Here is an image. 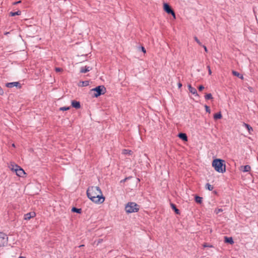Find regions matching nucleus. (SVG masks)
<instances>
[{"mask_svg":"<svg viewBox=\"0 0 258 258\" xmlns=\"http://www.w3.org/2000/svg\"><path fill=\"white\" fill-rule=\"evenodd\" d=\"M87 197L96 204H102L105 201L102 191L99 186H89L87 190Z\"/></svg>","mask_w":258,"mask_h":258,"instance_id":"f257e3e1","label":"nucleus"},{"mask_svg":"<svg viewBox=\"0 0 258 258\" xmlns=\"http://www.w3.org/2000/svg\"><path fill=\"white\" fill-rule=\"evenodd\" d=\"M224 160L220 159H214L212 165L215 170L219 172L223 173L226 171V166Z\"/></svg>","mask_w":258,"mask_h":258,"instance_id":"f03ea898","label":"nucleus"},{"mask_svg":"<svg viewBox=\"0 0 258 258\" xmlns=\"http://www.w3.org/2000/svg\"><path fill=\"white\" fill-rule=\"evenodd\" d=\"M140 209V206L135 202H128L125 207V210L127 213L138 212Z\"/></svg>","mask_w":258,"mask_h":258,"instance_id":"7ed1b4c3","label":"nucleus"},{"mask_svg":"<svg viewBox=\"0 0 258 258\" xmlns=\"http://www.w3.org/2000/svg\"><path fill=\"white\" fill-rule=\"evenodd\" d=\"M106 91V88L103 85L98 86L91 90V92H94L93 97L97 98L101 95L104 94Z\"/></svg>","mask_w":258,"mask_h":258,"instance_id":"20e7f679","label":"nucleus"},{"mask_svg":"<svg viewBox=\"0 0 258 258\" xmlns=\"http://www.w3.org/2000/svg\"><path fill=\"white\" fill-rule=\"evenodd\" d=\"M8 237L5 233L0 232V246H4L8 243Z\"/></svg>","mask_w":258,"mask_h":258,"instance_id":"39448f33","label":"nucleus"},{"mask_svg":"<svg viewBox=\"0 0 258 258\" xmlns=\"http://www.w3.org/2000/svg\"><path fill=\"white\" fill-rule=\"evenodd\" d=\"M12 169L14 170L17 175L19 177H23L25 174L24 170L17 165H15Z\"/></svg>","mask_w":258,"mask_h":258,"instance_id":"423d86ee","label":"nucleus"},{"mask_svg":"<svg viewBox=\"0 0 258 258\" xmlns=\"http://www.w3.org/2000/svg\"><path fill=\"white\" fill-rule=\"evenodd\" d=\"M163 9L164 11L168 14H171L174 19L176 18L175 14L169 4L167 3H164L163 5Z\"/></svg>","mask_w":258,"mask_h":258,"instance_id":"0eeeda50","label":"nucleus"},{"mask_svg":"<svg viewBox=\"0 0 258 258\" xmlns=\"http://www.w3.org/2000/svg\"><path fill=\"white\" fill-rule=\"evenodd\" d=\"M6 86L8 88H13L14 87H16L18 88H21L22 87L21 84L19 82H14L7 83L6 84Z\"/></svg>","mask_w":258,"mask_h":258,"instance_id":"6e6552de","label":"nucleus"},{"mask_svg":"<svg viewBox=\"0 0 258 258\" xmlns=\"http://www.w3.org/2000/svg\"><path fill=\"white\" fill-rule=\"evenodd\" d=\"M187 87H188V89L189 91L191 94L194 95L195 96H196V97H200L199 95L197 93V91L196 88L192 87L190 84H188Z\"/></svg>","mask_w":258,"mask_h":258,"instance_id":"1a4fd4ad","label":"nucleus"},{"mask_svg":"<svg viewBox=\"0 0 258 258\" xmlns=\"http://www.w3.org/2000/svg\"><path fill=\"white\" fill-rule=\"evenodd\" d=\"M36 216L34 212H31L25 214L24 216V219L25 220H29L31 218H33Z\"/></svg>","mask_w":258,"mask_h":258,"instance_id":"9d476101","label":"nucleus"},{"mask_svg":"<svg viewBox=\"0 0 258 258\" xmlns=\"http://www.w3.org/2000/svg\"><path fill=\"white\" fill-rule=\"evenodd\" d=\"M92 70V68L89 67V66H85V67H82L80 68V73H86L87 72H89L90 70Z\"/></svg>","mask_w":258,"mask_h":258,"instance_id":"9b49d317","label":"nucleus"},{"mask_svg":"<svg viewBox=\"0 0 258 258\" xmlns=\"http://www.w3.org/2000/svg\"><path fill=\"white\" fill-rule=\"evenodd\" d=\"M251 167L249 165H246L245 166H241L240 167V170L243 172H247L250 171Z\"/></svg>","mask_w":258,"mask_h":258,"instance_id":"f8f14e48","label":"nucleus"},{"mask_svg":"<svg viewBox=\"0 0 258 258\" xmlns=\"http://www.w3.org/2000/svg\"><path fill=\"white\" fill-rule=\"evenodd\" d=\"M72 106L73 107L76 109H79L81 107V104L80 102L76 100H73L72 101Z\"/></svg>","mask_w":258,"mask_h":258,"instance_id":"ddd939ff","label":"nucleus"},{"mask_svg":"<svg viewBox=\"0 0 258 258\" xmlns=\"http://www.w3.org/2000/svg\"><path fill=\"white\" fill-rule=\"evenodd\" d=\"M242 126L248 131V133L250 134H251V132L253 131V128L249 124L246 123L245 122H243Z\"/></svg>","mask_w":258,"mask_h":258,"instance_id":"4468645a","label":"nucleus"},{"mask_svg":"<svg viewBox=\"0 0 258 258\" xmlns=\"http://www.w3.org/2000/svg\"><path fill=\"white\" fill-rule=\"evenodd\" d=\"M224 242L226 243H229L233 244L234 243V240L232 237H224Z\"/></svg>","mask_w":258,"mask_h":258,"instance_id":"2eb2a0df","label":"nucleus"},{"mask_svg":"<svg viewBox=\"0 0 258 258\" xmlns=\"http://www.w3.org/2000/svg\"><path fill=\"white\" fill-rule=\"evenodd\" d=\"M178 136L180 139L184 141H187V136L185 133H180L178 134Z\"/></svg>","mask_w":258,"mask_h":258,"instance_id":"dca6fc26","label":"nucleus"},{"mask_svg":"<svg viewBox=\"0 0 258 258\" xmlns=\"http://www.w3.org/2000/svg\"><path fill=\"white\" fill-rule=\"evenodd\" d=\"M232 74L233 75L238 77L239 79H240L241 80L243 79V75L242 74H240L239 73H238L237 71H232Z\"/></svg>","mask_w":258,"mask_h":258,"instance_id":"f3484780","label":"nucleus"},{"mask_svg":"<svg viewBox=\"0 0 258 258\" xmlns=\"http://www.w3.org/2000/svg\"><path fill=\"white\" fill-rule=\"evenodd\" d=\"M170 206L176 214H180V211L176 208L175 204L170 203Z\"/></svg>","mask_w":258,"mask_h":258,"instance_id":"a211bd4d","label":"nucleus"},{"mask_svg":"<svg viewBox=\"0 0 258 258\" xmlns=\"http://www.w3.org/2000/svg\"><path fill=\"white\" fill-rule=\"evenodd\" d=\"M72 211L78 214H81L82 212V209L80 208H77L76 207H73L72 209Z\"/></svg>","mask_w":258,"mask_h":258,"instance_id":"6ab92c4d","label":"nucleus"},{"mask_svg":"<svg viewBox=\"0 0 258 258\" xmlns=\"http://www.w3.org/2000/svg\"><path fill=\"white\" fill-rule=\"evenodd\" d=\"M222 116L221 112H219L214 115V118L215 119H221L222 118Z\"/></svg>","mask_w":258,"mask_h":258,"instance_id":"aec40b11","label":"nucleus"},{"mask_svg":"<svg viewBox=\"0 0 258 258\" xmlns=\"http://www.w3.org/2000/svg\"><path fill=\"white\" fill-rule=\"evenodd\" d=\"M195 200L196 202L199 204H201L202 202L203 198L201 197H199L198 196H196L195 198Z\"/></svg>","mask_w":258,"mask_h":258,"instance_id":"412c9836","label":"nucleus"},{"mask_svg":"<svg viewBox=\"0 0 258 258\" xmlns=\"http://www.w3.org/2000/svg\"><path fill=\"white\" fill-rule=\"evenodd\" d=\"M80 83H81V85H80V86L82 87H86L89 85V81H81Z\"/></svg>","mask_w":258,"mask_h":258,"instance_id":"4be33fe9","label":"nucleus"},{"mask_svg":"<svg viewBox=\"0 0 258 258\" xmlns=\"http://www.w3.org/2000/svg\"><path fill=\"white\" fill-rule=\"evenodd\" d=\"M21 14V12L20 11H18L15 12H10V15L11 16H15L20 15Z\"/></svg>","mask_w":258,"mask_h":258,"instance_id":"5701e85b","label":"nucleus"},{"mask_svg":"<svg viewBox=\"0 0 258 258\" xmlns=\"http://www.w3.org/2000/svg\"><path fill=\"white\" fill-rule=\"evenodd\" d=\"M206 188L210 191H211L213 189V186L211 185L210 183H207L206 184Z\"/></svg>","mask_w":258,"mask_h":258,"instance_id":"b1692460","label":"nucleus"},{"mask_svg":"<svg viewBox=\"0 0 258 258\" xmlns=\"http://www.w3.org/2000/svg\"><path fill=\"white\" fill-rule=\"evenodd\" d=\"M205 98L206 100H210V99H212L213 97L211 93H209V94H206L205 96Z\"/></svg>","mask_w":258,"mask_h":258,"instance_id":"393cba45","label":"nucleus"},{"mask_svg":"<svg viewBox=\"0 0 258 258\" xmlns=\"http://www.w3.org/2000/svg\"><path fill=\"white\" fill-rule=\"evenodd\" d=\"M70 109V106H63V107H61L59 108V110H62V111H66V110H68Z\"/></svg>","mask_w":258,"mask_h":258,"instance_id":"a878e982","label":"nucleus"},{"mask_svg":"<svg viewBox=\"0 0 258 258\" xmlns=\"http://www.w3.org/2000/svg\"><path fill=\"white\" fill-rule=\"evenodd\" d=\"M194 40L196 41V42L200 46H202L203 44H202V43L201 42V41H200V40L198 38V37L197 36H195L194 37Z\"/></svg>","mask_w":258,"mask_h":258,"instance_id":"bb28decb","label":"nucleus"},{"mask_svg":"<svg viewBox=\"0 0 258 258\" xmlns=\"http://www.w3.org/2000/svg\"><path fill=\"white\" fill-rule=\"evenodd\" d=\"M131 178H132V176H128V177H125V178L121 180L120 182V183H124L125 181H126L128 179H130Z\"/></svg>","mask_w":258,"mask_h":258,"instance_id":"cd10ccee","label":"nucleus"},{"mask_svg":"<svg viewBox=\"0 0 258 258\" xmlns=\"http://www.w3.org/2000/svg\"><path fill=\"white\" fill-rule=\"evenodd\" d=\"M205 107L206 111L207 112L210 113V111H211L210 107L208 106H207V105H205Z\"/></svg>","mask_w":258,"mask_h":258,"instance_id":"c85d7f7f","label":"nucleus"},{"mask_svg":"<svg viewBox=\"0 0 258 258\" xmlns=\"http://www.w3.org/2000/svg\"><path fill=\"white\" fill-rule=\"evenodd\" d=\"M223 211V210L222 209H216L215 210V212L216 214H218L220 212H222Z\"/></svg>","mask_w":258,"mask_h":258,"instance_id":"c756f323","label":"nucleus"},{"mask_svg":"<svg viewBox=\"0 0 258 258\" xmlns=\"http://www.w3.org/2000/svg\"><path fill=\"white\" fill-rule=\"evenodd\" d=\"M131 152H132V151H131V150L124 149L123 151V153L125 154H131Z\"/></svg>","mask_w":258,"mask_h":258,"instance_id":"7c9ffc66","label":"nucleus"},{"mask_svg":"<svg viewBox=\"0 0 258 258\" xmlns=\"http://www.w3.org/2000/svg\"><path fill=\"white\" fill-rule=\"evenodd\" d=\"M203 246L204 247H213V246L212 245H210V244H208L207 243H205L203 244Z\"/></svg>","mask_w":258,"mask_h":258,"instance_id":"2f4dec72","label":"nucleus"},{"mask_svg":"<svg viewBox=\"0 0 258 258\" xmlns=\"http://www.w3.org/2000/svg\"><path fill=\"white\" fill-rule=\"evenodd\" d=\"M204 89V87L203 85H200L198 87V89L199 91H201Z\"/></svg>","mask_w":258,"mask_h":258,"instance_id":"473e14b6","label":"nucleus"},{"mask_svg":"<svg viewBox=\"0 0 258 258\" xmlns=\"http://www.w3.org/2000/svg\"><path fill=\"white\" fill-rule=\"evenodd\" d=\"M4 90H3V89L1 88V87L0 86V95H4Z\"/></svg>","mask_w":258,"mask_h":258,"instance_id":"72a5a7b5","label":"nucleus"},{"mask_svg":"<svg viewBox=\"0 0 258 258\" xmlns=\"http://www.w3.org/2000/svg\"><path fill=\"white\" fill-rule=\"evenodd\" d=\"M202 46L204 48L206 52H208V49L205 45H202Z\"/></svg>","mask_w":258,"mask_h":258,"instance_id":"f704fd0d","label":"nucleus"},{"mask_svg":"<svg viewBox=\"0 0 258 258\" xmlns=\"http://www.w3.org/2000/svg\"><path fill=\"white\" fill-rule=\"evenodd\" d=\"M207 68L208 69L209 74L210 75H211V73H212V72H211V69H210V66H207Z\"/></svg>","mask_w":258,"mask_h":258,"instance_id":"c9c22d12","label":"nucleus"},{"mask_svg":"<svg viewBox=\"0 0 258 258\" xmlns=\"http://www.w3.org/2000/svg\"><path fill=\"white\" fill-rule=\"evenodd\" d=\"M141 50L144 52V53H146V49L143 46H142L141 47Z\"/></svg>","mask_w":258,"mask_h":258,"instance_id":"e433bc0d","label":"nucleus"},{"mask_svg":"<svg viewBox=\"0 0 258 258\" xmlns=\"http://www.w3.org/2000/svg\"><path fill=\"white\" fill-rule=\"evenodd\" d=\"M21 3V1H19L16 2H14L13 3V5H17V4H20Z\"/></svg>","mask_w":258,"mask_h":258,"instance_id":"4c0bfd02","label":"nucleus"},{"mask_svg":"<svg viewBox=\"0 0 258 258\" xmlns=\"http://www.w3.org/2000/svg\"><path fill=\"white\" fill-rule=\"evenodd\" d=\"M61 69H60V68H55V71L56 72H58L61 71Z\"/></svg>","mask_w":258,"mask_h":258,"instance_id":"58836bf2","label":"nucleus"},{"mask_svg":"<svg viewBox=\"0 0 258 258\" xmlns=\"http://www.w3.org/2000/svg\"><path fill=\"white\" fill-rule=\"evenodd\" d=\"M177 85H178V87L179 88H180L182 87V84L180 82L178 83Z\"/></svg>","mask_w":258,"mask_h":258,"instance_id":"ea45409f","label":"nucleus"},{"mask_svg":"<svg viewBox=\"0 0 258 258\" xmlns=\"http://www.w3.org/2000/svg\"><path fill=\"white\" fill-rule=\"evenodd\" d=\"M83 246H84V244H82V245H81L79 246V247H83Z\"/></svg>","mask_w":258,"mask_h":258,"instance_id":"a19ab883","label":"nucleus"},{"mask_svg":"<svg viewBox=\"0 0 258 258\" xmlns=\"http://www.w3.org/2000/svg\"><path fill=\"white\" fill-rule=\"evenodd\" d=\"M19 258H26V257H25V256H19Z\"/></svg>","mask_w":258,"mask_h":258,"instance_id":"79ce46f5","label":"nucleus"},{"mask_svg":"<svg viewBox=\"0 0 258 258\" xmlns=\"http://www.w3.org/2000/svg\"><path fill=\"white\" fill-rule=\"evenodd\" d=\"M12 146H13V147H15V144H13Z\"/></svg>","mask_w":258,"mask_h":258,"instance_id":"37998d69","label":"nucleus"}]
</instances>
